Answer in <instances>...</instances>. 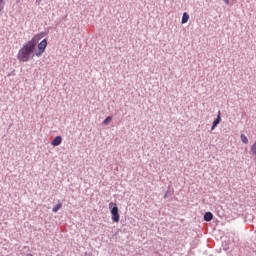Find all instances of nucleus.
I'll return each instance as SVG.
<instances>
[{
	"label": "nucleus",
	"mask_w": 256,
	"mask_h": 256,
	"mask_svg": "<svg viewBox=\"0 0 256 256\" xmlns=\"http://www.w3.org/2000/svg\"><path fill=\"white\" fill-rule=\"evenodd\" d=\"M45 35H47L46 32L38 33L34 35L31 40L23 44L17 53V59L20 63H27V61L33 59L35 49H37V43H39V40Z\"/></svg>",
	"instance_id": "nucleus-1"
},
{
	"label": "nucleus",
	"mask_w": 256,
	"mask_h": 256,
	"mask_svg": "<svg viewBox=\"0 0 256 256\" xmlns=\"http://www.w3.org/2000/svg\"><path fill=\"white\" fill-rule=\"evenodd\" d=\"M108 207H109L110 213L112 215L113 223H119V221L121 219V215L119 214V207L117 206V204L110 202Z\"/></svg>",
	"instance_id": "nucleus-2"
},
{
	"label": "nucleus",
	"mask_w": 256,
	"mask_h": 256,
	"mask_svg": "<svg viewBox=\"0 0 256 256\" xmlns=\"http://www.w3.org/2000/svg\"><path fill=\"white\" fill-rule=\"evenodd\" d=\"M37 47L38 50L32 55V57H41V55L45 53V50L47 49V38H44L40 43H38Z\"/></svg>",
	"instance_id": "nucleus-3"
},
{
	"label": "nucleus",
	"mask_w": 256,
	"mask_h": 256,
	"mask_svg": "<svg viewBox=\"0 0 256 256\" xmlns=\"http://www.w3.org/2000/svg\"><path fill=\"white\" fill-rule=\"evenodd\" d=\"M221 123V111L218 112L216 119L212 123L211 131H215V128Z\"/></svg>",
	"instance_id": "nucleus-4"
},
{
	"label": "nucleus",
	"mask_w": 256,
	"mask_h": 256,
	"mask_svg": "<svg viewBox=\"0 0 256 256\" xmlns=\"http://www.w3.org/2000/svg\"><path fill=\"white\" fill-rule=\"evenodd\" d=\"M61 143H63V138L61 136H56L52 141H51V145L53 147H59V145H61Z\"/></svg>",
	"instance_id": "nucleus-5"
},
{
	"label": "nucleus",
	"mask_w": 256,
	"mask_h": 256,
	"mask_svg": "<svg viewBox=\"0 0 256 256\" xmlns=\"http://www.w3.org/2000/svg\"><path fill=\"white\" fill-rule=\"evenodd\" d=\"M204 221H206L207 223L213 221V214L211 212H206L204 214Z\"/></svg>",
	"instance_id": "nucleus-6"
},
{
	"label": "nucleus",
	"mask_w": 256,
	"mask_h": 256,
	"mask_svg": "<svg viewBox=\"0 0 256 256\" xmlns=\"http://www.w3.org/2000/svg\"><path fill=\"white\" fill-rule=\"evenodd\" d=\"M189 21V14L187 12H184L182 15L181 23L182 25H185Z\"/></svg>",
	"instance_id": "nucleus-7"
},
{
	"label": "nucleus",
	"mask_w": 256,
	"mask_h": 256,
	"mask_svg": "<svg viewBox=\"0 0 256 256\" xmlns=\"http://www.w3.org/2000/svg\"><path fill=\"white\" fill-rule=\"evenodd\" d=\"M113 121V116H107L106 119L103 120V125H109Z\"/></svg>",
	"instance_id": "nucleus-8"
},
{
	"label": "nucleus",
	"mask_w": 256,
	"mask_h": 256,
	"mask_svg": "<svg viewBox=\"0 0 256 256\" xmlns=\"http://www.w3.org/2000/svg\"><path fill=\"white\" fill-rule=\"evenodd\" d=\"M240 139H241L242 143H244L245 145H247V143H249V139L245 136V134H241Z\"/></svg>",
	"instance_id": "nucleus-9"
},
{
	"label": "nucleus",
	"mask_w": 256,
	"mask_h": 256,
	"mask_svg": "<svg viewBox=\"0 0 256 256\" xmlns=\"http://www.w3.org/2000/svg\"><path fill=\"white\" fill-rule=\"evenodd\" d=\"M61 207H62V204H61V203L56 204V205L52 208L53 213H57V211H59V209H61Z\"/></svg>",
	"instance_id": "nucleus-10"
},
{
	"label": "nucleus",
	"mask_w": 256,
	"mask_h": 256,
	"mask_svg": "<svg viewBox=\"0 0 256 256\" xmlns=\"http://www.w3.org/2000/svg\"><path fill=\"white\" fill-rule=\"evenodd\" d=\"M251 152L253 155H256V142L251 146Z\"/></svg>",
	"instance_id": "nucleus-11"
},
{
	"label": "nucleus",
	"mask_w": 256,
	"mask_h": 256,
	"mask_svg": "<svg viewBox=\"0 0 256 256\" xmlns=\"http://www.w3.org/2000/svg\"><path fill=\"white\" fill-rule=\"evenodd\" d=\"M167 195H169V191H166V193L164 194V199H167Z\"/></svg>",
	"instance_id": "nucleus-12"
},
{
	"label": "nucleus",
	"mask_w": 256,
	"mask_h": 256,
	"mask_svg": "<svg viewBox=\"0 0 256 256\" xmlns=\"http://www.w3.org/2000/svg\"><path fill=\"white\" fill-rule=\"evenodd\" d=\"M226 5H229V0H223Z\"/></svg>",
	"instance_id": "nucleus-13"
},
{
	"label": "nucleus",
	"mask_w": 256,
	"mask_h": 256,
	"mask_svg": "<svg viewBox=\"0 0 256 256\" xmlns=\"http://www.w3.org/2000/svg\"><path fill=\"white\" fill-rule=\"evenodd\" d=\"M26 256H33V254L29 253V254H27Z\"/></svg>",
	"instance_id": "nucleus-14"
}]
</instances>
